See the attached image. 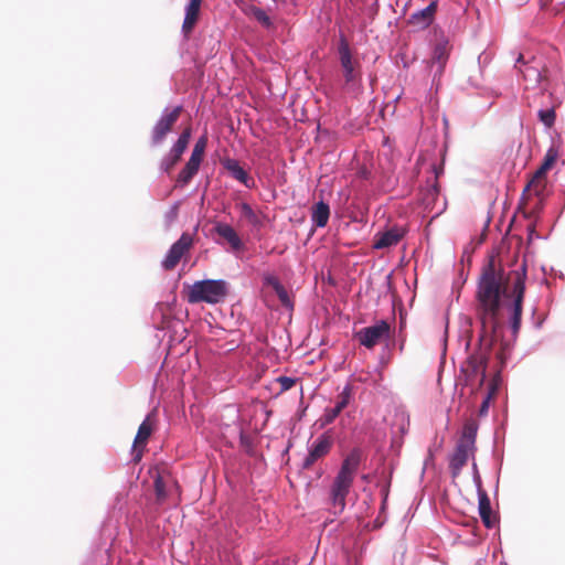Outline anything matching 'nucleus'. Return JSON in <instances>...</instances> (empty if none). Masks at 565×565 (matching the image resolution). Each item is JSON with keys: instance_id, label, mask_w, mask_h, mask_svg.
<instances>
[{"instance_id": "1", "label": "nucleus", "mask_w": 565, "mask_h": 565, "mask_svg": "<svg viewBox=\"0 0 565 565\" xmlns=\"http://www.w3.org/2000/svg\"><path fill=\"white\" fill-rule=\"evenodd\" d=\"M508 279L504 267L497 263L494 255H490L481 268L476 289L477 316L481 324L479 349L461 365L467 380L478 377L480 385L487 379L490 353L499 341L502 329L499 316L503 307V298L507 296Z\"/></svg>"}, {"instance_id": "2", "label": "nucleus", "mask_w": 565, "mask_h": 565, "mask_svg": "<svg viewBox=\"0 0 565 565\" xmlns=\"http://www.w3.org/2000/svg\"><path fill=\"white\" fill-rule=\"evenodd\" d=\"M363 458V450L360 447H353L343 458L340 469L332 481L330 501L340 513L345 509L347 497L350 493Z\"/></svg>"}, {"instance_id": "3", "label": "nucleus", "mask_w": 565, "mask_h": 565, "mask_svg": "<svg viewBox=\"0 0 565 565\" xmlns=\"http://www.w3.org/2000/svg\"><path fill=\"white\" fill-rule=\"evenodd\" d=\"M479 425L475 419L467 420L462 427L454 454L449 456V470L452 478L460 475L470 456H475Z\"/></svg>"}, {"instance_id": "4", "label": "nucleus", "mask_w": 565, "mask_h": 565, "mask_svg": "<svg viewBox=\"0 0 565 565\" xmlns=\"http://www.w3.org/2000/svg\"><path fill=\"white\" fill-rule=\"evenodd\" d=\"M511 274H513L514 276L512 281V301L509 305L508 309L510 311L509 324L512 331L513 341H515L521 328L523 303L526 290V260L524 259L516 269H513L511 271Z\"/></svg>"}, {"instance_id": "5", "label": "nucleus", "mask_w": 565, "mask_h": 565, "mask_svg": "<svg viewBox=\"0 0 565 565\" xmlns=\"http://www.w3.org/2000/svg\"><path fill=\"white\" fill-rule=\"evenodd\" d=\"M230 294V282L225 279H202L190 286L186 299L190 303L223 302Z\"/></svg>"}, {"instance_id": "6", "label": "nucleus", "mask_w": 565, "mask_h": 565, "mask_svg": "<svg viewBox=\"0 0 565 565\" xmlns=\"http://www.w3.org/2000/svg\"><path fill=\"white\" fill-rule=\"evenodd\" d=\"M182 110V105H178L172 109L166 107L162 110L151 131L150 142L152 147H158L164 141L166 136L171 131L173 125L178 121Z\"/></svg>"}, {"instance_id": "7", "label": "nucleus", "mask_w": 565, "mask_h": 565, "mask_svg": "<svg viewBox=\"0 0 565 565\" xmlns=\"http://www.w3.org/2000/svg\"><path fill=\"white\" fill-rule=\"evenodd\" d=\"M391 326L386 320H379L374 324L360 329L355 337L360 344L366 349L374 348L382 340H388L391 338Z\"/></svg>"}, {"instance_id": "8", "label": "nucleus", "mask_w": 565, "mask_h": 565, "mask_svg": "<svg viewBox=\"0 0 565 565\" xmlns=\"http://www.w3.org/2000/svg\"><path fill=\"white\" fill-rule=\"evenodd\" d=\"M333 445L332 429H328L319 435L316 440L308 446V454L301 462V469L308 470L320 458L327 456Z\"/></svg>"}, {"instance_id": "9", "label": "nucleus", "mask_w": 565, "mask_h": 565, "mask_svg": "<svg viewBox=\"0 0 565 565\" xmlns=\"http://www.w3.org/2000/svg\"><path fill=\"white\" fill-rule=\"evenodd\" d=\"M192 245L193 236L188 232H183L179 239H177L168 249L161 262L162 268L164 270L173 269Z\"/></svg>"}, {"instance_id": "10", "label": "nucleus", "mask_w": 565, "mask_h": 565, "mask_svg": "<svg viewBox=\"0 0 565 565\" xmlns=\"http://www.w3.org/2000/svg\"><path fill=\"white\" fill-rule=\"evenodd\" d=\"M192 245L193 236L188 232H183L179 239H177L168 249L161 262L162 268L164 270L173 269Z\"/></svg>"}, {"instance_id": "11", "label": "nucleus", "mask_w": 565, "mask_h": 565, "mask_svg": "<svg viewBox=\"0 0 565 565\" xmlns=\"http://www.w3.org/2000/svg\"><path fill=\"white\" fill-rule=\"evenodd\" d=\"M191 138V129H184L177 141L173 143L170 151L161 159L160 170L161 172L169 173L173 167L180 161L181 156L188 148Z\"/></svg>"}, {"instance_id": "12", "label": "nucleus", "mask_w": 565, "mask_h": 565, "mask_svg": "<svg viewBox=\"0 0 565 565\" xmlns=\"http://www.w3.org/2000/svg\"><path fill=\"white\" fill-rule=\"evenodd\" d=\"M339 61L343 71V77L345 84H351L356 79L358 74L355 73L354 62L352 57V51L348 39L343 32L339 33V41L337 46Z\"/></svg>"}, {"instance_id": "13", "label": "nucleus", "mask_w": 565, "mask_h": 565, "mask_svg": "<svg viewBox=\"0 0 565 565\" xmlns=\"http://www.w3.org/2000/svg\"><path fill=\"white\" fill-rule=\"evenodd\" d=\"M221 166L227 172V174L243 184L245 188L253 190L256 188L254 178L243 167V164L235 158L224 157L220 160Z\"/></svg>"}, {"instance_id": "14", "label": "nucleus", "mask_w": 565, "mask_h": 565, "mask_svg": "<svg viewBox=\"0 0 565 565\" xmlns=\"http://www.w3.org/2000/svg\"><path fill=\"white\" fill-rule=\"evenodd\" d=\"M514 68L522 76L526 89L536 88L540 85L542 73L539 65L525 61L522 54H519Z\"/></svg>"}, {"instance_id": "15", "label": "nucleus", "mask_w": 565, "mask_h": 565, "mask_svg": "<svg viewBox=\"0 0 565 565\" xmlns=\"http://www.w3.org/2000/svg\"><path fill=\"white\" fill-rule=\"evenodd\" d=\"M437 10L438 0H431L427 7L414 11L407 19V23L417 30H425L434 23Z\"/></svg>"}, {"instance_id": "16", "label": "nucleus", "mask_w": 565, "mask_h": 565, "mask_svg": "<svg viewBox=\"0 0 565 565\" xmlns=\"http://www.w3.org/2000/svg\"><path fill=\"white\" fill-rule=\"evenodd\" d=\"M153 487L157 501L160 503L169 498L172 490H179L178 481L170 473L159 470L153 476Z\"/></svg>"}, {"instance_id": "17", "label": "nucleus", "mask_w": 565, "mask_h": 565, "mask_svg": "<svg viewBox=\"0 0 565 565\" xmlns=\"http://www.w3.org/2000/svg\"><path fill=\"white\" fill-rule=\"evenodd\" d=\"M406 235V230L394 225L383 232H377L373 238L374 249H386L396 246Z\"/></svg>"}, {"instance_id": "18", "label": "nucleus", "mask_w": 565, "mask_h": 565, "mask_svg": "<svg viewBox=\"0 0 565 565\" xmlns=\"http://www.w3.org/2000/svg\"><path fill=\"white\" fill-rule=\"evenodd\" d=\"M150 415H148L143 422L139 425L137 435L135 437L131 455L134 461H139L142 457L143 448L152 434V425L149 423Z\"/></svg>"}, {"instance_id": "19", "label": "nucleus", "mask_w": 565, "mask_h": 565, "mask_svg": "<svg viewBox=\"0 0 565 565\" xmlns=\"http://www.w3.org/2000/svg\"><path fill=\"white\" fill-rule=\"evenodd\" d=\"M201 4L202 0H189L185 6L184 19L181 28V32L185 39L189 38L199 21Z\"/></svg>"}, {"instance_id": "20", "label": "nucleus", "mask_w": 565, "mask_h": 565, "mask_svg": "<svg viewBox=\"0 0 565 565\" xmlns=\"http://www.w3.org/2000/svg\"><path fill=\"white\" fill-rule=\"evenodd\" d=\"M450 43L448 36L444 33L437 39L436 44L434 45L431 58L434 62L438 64L436 73H441L444 67L448 61L449 52H450Z\"/></svg>"}, {"instance_id": "21", "label": "nucleus", "mask_w": 565, "mask_h": 565, "mask_svg": "<svg viewBox=\"0 0 565 565\" xmlns=\"http://www.w3.org/2000/svg\"><path fill=\"white\" fill-rule=\"evenodd\" d=\"M263 282L265 286L271 287L274 289L280 303L285 308L290 309V310L294 309V302H292L288 291L286 290L284 285L280 282V280L275 275L269 274V273L265 274L263 276Z\"/></svg>"}, {"instance_id": "22", "label": "nucleus", "mask_w": 565, "mask_h": 565, "mask_svg": "<svg viewBox=\"0 0 565 565\" xmlns=\"http://www.w3.org/2000/svg\"><path fill=\"white\" fill-rule=\"evenodd\" d=\"M214 232L224 238L233 250H242L244 248L243 241L236 231L227 223L217 222L214 225Z\"/></svg>"}, {"instance_id": "23", "label": "nucleus", "mask_w": 565, "mask_h": 565, "mask_svg": "<svg viewBox=\"0 0 565 565\" xmlns=\"http://www.w3.org/2000/svg\"><path fill=\"white\" fill-rule=\"evenodd\" d=\"M478 512L487 529H493L498 524L499 519L497 514L492 512L491 501L488 494H480V497H478Z\"/></svg>"}, {"instance_id": "24", "label": "nucleus", "mask_w": 565, "mask_h": 565, "mask_svg": "<svg viewBox=\"0 0 565 565\" xmlns=\"http://www.w3.org/2000/svg\"><path fill=\"white\" fill-rule=\"evenodd\" d=\"M431 172L435 175V179H438L444 173V166L434 163L431 164ZM440 194V189L437 180L435 182L427 184V189L424 192L423 195V202L426 205V207H429L434 204V202L438 199Z\"/></svg>"}, {"instance_id": "25", "label": "nucleus", "mask_w": 565, "mask_h": 565, "mask_svg": "<svg viewBox=\"0 0 565 565\" xmlns=\"http://www.w3.org/2000/svg\"><path fill=\"white\" fill-rule=\"evenodd\" d=\"M330 218V205L323 200L316 202L311 207V222L316 227H326Z\"/></svg>"}, {"instance_id": "26", "label": "nucleus", "mask_w": 565, "mask_h": 565, "mask_svg": "<svg viewBox=\"0 0 565 565\" xmlns=\"http://www.w3.org/2000/svg\"><path fill=\"white\" fill-rule=\"evenodd\" d=\"M557 157H558L557 150L554 147H550L546 150V153L544 156V159H543L541 166L537 168V170L533 174L534 179H537L540 181L541 179L545 178L547 172L554 166Z\"/></svg>"}, {"instance_id": "27", "label": "nucleus", "mask_w": 565, "mask_h": 565, "mask_svg": "<svg viewBox=\"0 0 565 565\" xmlns=\"http://www.w3.org/2000/svg\"><path fill=\"white\" fill-rule=\"evenodd\" d=\"M201 162L196 161L195 159L189 158L188 162L183 167V169L180 171L177 182L180 186L186 185L193 177L198 173L200 169Z\"/></svg>"}, {"instance_id": "28", "label": "nucleus", "mask_w": 565, "mask_h": 565, "mask_svg": "<svg viewBox=\"0 0 565 565\" xmlns=\"http://www.w3.org/2000/svg\"><path fill=\"white\" fill-rule=\"evenodd\" d=\"M246 14L255 19L263 28L269 30L274 28V22L264 9L250 6L246 10Z\"/></svg>"}, {"instance_id": "29", "label": "nucleus", "mask_w": 565, "mask_h": 565, "mask_svg": "<svg viewBox=\"0 0 565 565\" xmlns=\"http://www.w3.org/2000/svg\"><path fill=\"white\" fill-rule=\"evenodd\" d=\"M472 88L477 90V94L480 96H490L497 97L499 94L494 92L492 88L482 85L479 76H469L467 79V86L462 87V89Z\"/></svg>"}, {"instance_id": "30", "label": "nucleus", "mask_w": 565, "mask_h": 565, "mask_svg": "<svg viewBox=\"0 0 565 565\" xmlns=\"http://www.w3.org/2000/svg\"><path fill=\"white\" fill-rule=\"evenodd\" d=\"M238 209L241 210L242 216L255 228L262 227V221L259 216L255 213L253 207L247 202H242L238 204Z\"/></svg>"}, {"instance_id": "31", "label": "nucleus", "mask_w": 565, "mask_h": 565, "mask_svg": "<svg viewBox=\"0 0 565 565\" xmlns=\"http://www.w3.org/2000/svg\"><path fill=\"white\" fill-rule=\"evenodd\" d=\"M340 414L341 413L337 408L327 407L323 412V415L316 420L315 426H317L319 429H323L332 424Z\"/></svg>"}, {"instance_id": "32", "label": "nucleus", "mask_w": 565, "mask_h": 565, "mask_svg": "<svg viewBox=\"0 0 565 565\" xmlns=\"http://www.w3.org/2000/svg\"><path fill=\"white\" fill-rule=\"evenodd\" d=\"M352 393H353V388H352L351 384H349V383L345 384L344 387L342 388L341 393L338 396V401L334 405V408H337L340 413L344 408H347L352 399Z\"/></svg>"}, {"instance_id": "33", "label": "nucleus", "mask_w": 565, "mask_h": 565, "mask_svg": "<svg viewBox=\"0 0 565 565\" xmlns=\"http://www.w3.org/2000/svg\"><path fill=\"white\" fill-rule=\"evenodd\" d=\"M539 120L546 127L552 128L556 120V113L554 107L541 108L537 111Z\"/></svg>"}, {"instance_id": "34", "label": "nucleus", "mask_w": 565, "mask_h": 565, "mask_svg": "<svg viewBox=\"0 0 565 565\" xmlns=\"http://www.w3.org/2000/svg\"><path fill=\"white\" fill-rule=\"evenodd\" d=\"M206 145H207V137L205 135H203L194 143V147L192 149V153H191L190 158L195 159L199 162H202Z\"/></svg>"}, {"instance_id": "35", "label": "nucleus", "mask_w": 565, "mask_h": 565, "mask_svg": "<svg viewBox=\"0 0 565 565\" xmlns=\"http://www.w3.org/2000/svg\"><path fill=\"white\" fill-rule=\"evenodd\" d=\"M545 190L546 184H540L539 186H535L533 190V195L537 198V202L534 205L533 213H542L545 207Z\"/></svg>"}, {"instance_id": "36", "label": "nucleus", "mask_w": 565, "mask_h": 565, "mask_svg": "<svg viewBox=\"0 0 565 565\" xmlns=\"http://www.w3.org/2000/svg\"><path fill=\"white\" fill-rule=\"evenodd\" d=\"M180 201L174 202L169 210L164 213V223L170 226L178 217Z\"/></svg>"}, {"instance_id": "37", "label": "nucleus", "mask_w": 565, "mask_h": 565, "mask_svg": "<svg viewBox=\"0 0 565 565\" xmlns=\"http://www.w3.org/2000/svg\"><path fill=\"white\" fill-rule=\"evenodd\" d=\"M500 385H501V375H500V373H497L495 376L491 380V382L489 384L487 394H491V397L493 398L497 395V393L499 392Z\"/></svg>"}, {"instance_id": "38", "label": "nucleus", "mask_w": 565, "mask_h": 565, "mask_svg": "<svg viewBox=\"0 0 565 565\" xmlns=\"http://www.w3.org/2000/svg\"><path fill=\"white\" fill-rule=\"evenodd\" d=\"M296 379L289 376H280L278 377V382L280 383L281 391H288L296 384Z\"/></svg>"}, {"instance_id": "39", "label": "nucleus", "mask_w": 565, "mask_h": 565, "mask_svg": "<svg viewBox=\"0 0 565 565\" xmlns=\"http://www.w3.org/2000/svg\"><path fill=\"white\" fill-rule=\"evenodd\" d=\"M491 399H492L491 394H487L480 405V408H479L480 416H484L488 414Z\"/></svg>"}, {"instance_id": "40", "label": "nucleus", "mask_w": 565, "mask_h": 565, "mask_svg": "<svg viewBox=\"0 0 565 565\" xmlns=\"http://www.w3.org/2000/svg\"><path fill=\"white\" fill-rule=\"evenodd\" d=\"M511 350V344L507 341H502L501 342V349L498 353V356L499 359L501 360L502 363H504V360L507 358V354L510 352Z\"/></svg>"}, {"instance_id": "41", "label": "nucleus", "mask_w": 565, "mask_h": 565, "mask_svg": "<svg viewBox=\"0 0 565 565\" xmlns=\"http://www.w3.org/2000/svg\"><path fill=\"white\" fill-rule=\"evenodd\" d=\"M473 484L476 487L477 495L480 497V494H488L487 491L482 487V479L481 476H473L472 477Z\"/></svg>"}, {"instance_id": "42", "label": "nucleus", "mask_w": 565, "mask_h": 565, "mask_svg": "<svg viewBox=\"0 0 565 565\" xmlns=\"http://www.w3.org/2000/svg\"><path fill=\"white\" fill-rule=\"evenodd\" d=\"M239 444L242 447H244L247 451L249 449H252L253 447V444H252V440L243 431L241 430L239 433Z\"/></svg>"}, {"instance_id": "43", "label": "nucleus", "mask_w": 565, "mask_h": 565, "mask_svg": "<svg viewBox=\"0 0 565 565\" xmlns=\"http://www.w3.org/2000/svg\"><path fill=\"white\" fill-rule=\"evenodd\" d=\"M539 180L537 179H534V177L531 178V180L526 183V185L524 186L523 189V192H522V195H521V200H524L525 199V195L526 193L533 188V190L535 189V186H539L540 184L537 183Z\"/></svg>"}, {"instance_id": "44", "label": "nucleus", "mask_w": 565, "mask_h": 565, "mask_svg": "<svg viewBox=\"0 0 565 565\" xmlns=\"http://www.w3.org/2000/svg\"><path fill=\"white\" fill-rule=\"evenodd\" d=\"M356 174L362 180H369L371 178V171L366 167H361Z\"/></svg>"}, {"instance_id": "45", "label": "nucleus", "mask_w": 565, "mask_h": 565, "mask_svg": "<svg viewBox=\"0 0 565 565\" xmlns=\"http://www.w3.org/2000/svg\"><path fill=\"white\" fill-rule=\"evenodd\" d=\"M534 237L542 238L539 234H536L534 227L529 228V241H532Z\"/></svg>"}, {"instance_id": "46", "label": "nucleus", "mask_w": 565, "mask_h": 565, "mask_svg": "<svg viewBox=\"0 0 565 565\" xmlns=\"http://www.w3.org/2000/svg\"><path fill=\"white\" fill-rule=\"evenodd\" d=\"M382 493H383L382 509H385V504H386V500H387V495H388V490L387 489H383Z\"/></svg>"}, {"instance_id": "47", "label": "nucleus", "mask_w": 565, "mask_h": 565, "mask_svg": "<svg viewBox=\"0 0 565 565\" xmlns=\"http://www.w3.org/2000/svg\"><path fill=\"white\" fill-rule=\"evenodd\" d=\"M471 472H472V477L473 476H480L478 466H477V463L475 461L472 462Z\"/></svg>"}, {"instance_id": "48", "label": "nucleus", "mask_w": 565, "mask_h": 565, "mask_svg": "<svg viewBox=\"0 0 565 565\" xmlns=\"http://www.w3.org/2000/svg\"><path fill=\"white\" fill-rule=\"evenodd\" d=\"M552 4L557 7H565V0H551Z\"/></svg>"}, {"instance_id": "49", "label": "nucleus", "mask_w": 565, "mask_h": 565, "mask_svg": "<svg viewBox=\"0 0 565 565\" xmlns=\"http://www.w3.org/2000/svg\"><path fill=\"white\" fill-rule=\"evenodd\" d=\"M391 278H392V274H388L386 276V284H387V287L390 288L391 287Z\"/></svg>"}, {"instance_id": "50", "label": "nucleus", "mask_w": 565, "mask_h": 565, "mask_svg": "<svg viewBox=\"0 0 565 565\" xmlns=\"http://www.w3.org/2000/svg\"><path fill=\"white\" fill-rule=\"evenodd\" d=\"M498 489H499V476L497 477L494 493L498 492Z\"/></svg>"}, {"instance_id": "51", "label": "nucleus", "mask_w": 565, "mask_h": 565, "mask_svg": "<svg viewBox=\"0 0 565 565\" xmlns=\"http://www.w3.org/2000/svg\"><path fill=\"white\" fill-rule=\"evenodd\" d=\"M541 326H542V321L536 323V328H541Z\"/></svg>"}, {"instance_id": "52", "label": "nucleus", "mask_w": 565, "mask_h": 565, "mask_svg": "<svg viewBox=\"0 0 565 565\" xmlns=\"http://www.w3.org/2000/svg\"><path fill=\"white\" fill-rule=\"evenodd\" d=\"M274 2H285L286 0H273Z\"/></svg>"}, {"instance_id": "53", "label": "nucleus", "mask_w": 565, "mask_h": 565, "mask_svg": "<svg viewBox=\"0 0 565 565\" xmlns=\"http://www.w3.org/2000/svg\"><path fill=\"white\" fill-rule=\"evenodd\" d=\"M83 565H92V564H90V563H85V564H83Z\"/></svg>"}]
</instances>
